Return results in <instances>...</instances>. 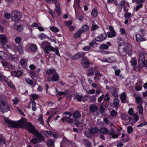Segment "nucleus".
<instances>
[{"instance_id": "nucleus-40", "label": "nucleus", "mask_w": 147, "mask_h": 147, "mask_svg": "<svg viewBox=\"0 0 147 147\" xmlns=\"http://www.w3.org/2000/svg\"><path fill=\"white\" fill-rule=\"evenodd\" d=\"M101 75L99 73V72L98 71H96V73L95 74V76H94V79L95 80V81H96V79H98V80L99 78H100L101 76Z\"/></svg>"}, {"instance_id": "nucleus-64", "label": "nucleus", "mask_w": 147, "mask_h": 147, "mask_svg": "<svg viewBox=\"0 0 147 147\" xmlns=\"http://www.w3.org/2000/svg\"><path fill=\"white\" fill-rule=\"evenodd\" d=\"M144 66H147V60H145L144 63H142V64H141V65H140V67H142Z\"/></svg>"}, {"instance_id": "nucleus-44", "label": "nucleus", "mask_w": 147, "mask_h": 147, "mask_svg": "<svg viewBox=\"0 0 147 147\" xmlns=\"http://www.w3.org/2000/svg\"><path fill=\"white\" fill-rule=\"evenodd\" d=\"M131 13L129 12H125L124 14V17L125 19H129L131 16Z\"/></svg>"}, {"instance_id": "nucleus-21", "label": "nucleus", "mask_w": 147, "mask_h": 147, "mask_svg": "<svg viewBox=\"0 0 147 147\" xmlns=\"http://www.w3.org/2000/svg\"><path fill=\"white\" fill-rule=\"evenodd\" d=\"M108 135L112 136V137L113 138H117L118 137V134L113 130H112L111 131H109Z\"/></svg>"}, {"instance_id": "nucleus-17", "label": "nucleus", "mask_w": 147, "mask_h": 147, "mask_svg": "<svg viewBox=\"0 0 147 147\" xmlns=\"http://www.w3.org/2000/svg\"><path fill=\"white\" fill-rule=\"evenodd\" d=\"M25 80L27 84L31 85L33 87H34L37 84L36 83L34 82L32 80L29 78H26Z\"/></svg>"}, {"instance_id": "nucleus-1", "label": "nucleus", "mask_w": 147, "mask_h": 147, "mask_svg": "<svg viewBox=\"0 0 147 147\" xmlns=\"http://www.w3.org/2000/svg\"><path fill=\"white\" fill-rule=\"evenodd\" d=\"M5 121L8 124V126L9 127L18 128L21 127L26 128L29 132L34 135L39 141L42 142L45 140L43 136L30 123L26 121V119L25 118H21L18 122L12 121L8 119L5 118Z\"/></svg>"}, {"instance_id": "nucleus-15", "label": "nucleus", "mask_w": 147, "mask_h": 147, "mask_svg": "<svg viewBox=\"0 0 147 147\" xmlns=\"http://www.w3.org/2000/svg\"><path fill=\"white\" fill-rule=\"evenodd\" d=\"M64 115H66L62 118L61 120L63 122L65 121L66 120L69 119L71 116V114L69 112H65L64 113Z\"/></svg>"}, {"instance_id": "nucleus-51", "label": "nucleus", "mask_w": 147, "mask_h": 147, "mask_svg": "<svg viewBox=\"0 0 147 147\" xmlns=\"http://www.w3.org/2000/svg\"><path fill=\"white\" fill-rule=\"evenodd\" d=\"M117 112L114 110H113L111 112V115L113 116H117Z\"/></svg>"}, {"instance_id": "nucleus-53", "label": "nucleus", "mask_w": 147, "mask_h": 147, "mask_svg": "<svg viewBox=\"0 0 147 147\" xmlns=\"http://www.w3.org/2000/svg\"><path fill=\"white\" fill-rule=\"evenodd\" d=\"M80 0H75V4L76 6L78 8H79L80 7Z\"/></svg>"}, {"instance_id": "nucleus-29", "label": "nucleus", "mask_w": 147, "mask_h": 147, "mask_svg": "<svg viewBox=\"0 0 147 147\" xmlns=\"http://www.w3.org/2000/svg\"><path fill=\"white\" fill-rule=\"evenodd\" d=\"M125 1L123 0L121 1L118 5L119 9L120 11H121L122 9V8L123 6V5Z\"/></svg>"}, {"instance_id": "nucleus-4", "label": "nucleus", "mask_w": 147, "mask_h": 147, "mask_svg": "<svg viewBox=\"0 0 147 147\" xmlns=\"http://www.w3.org/2000/svg\"><path fill=\"white\" fill-rule=\"evenodd\" d=\"M21 16L20 13L16 11H13L11 15V18L13 21H18L20 19Z\"/></svg>"}, {"instance_id": "nucleus-20", "label": "nucleus", "mask_w": 147, "mask_h": 147, "mask_svg": "<svg viewBox=\"0 0 147 147\" xmlns=\"http://www.w3.org/2000/svg\"><path fill=\"white\" fill-rule=\"evenodd\" d=\"M111 91L113 97L115 98H117L118 96V95L117 93V90L116 88L114 87H113L111 88Z\"/></svg>"}, {"instance_id": "nucleus-28", "label": "nucleus", "mask_w": 147, "mask_h": 147, "mask_svg": "<svg viewBox=\"0 0 147 147\" xmlns=\"http://www.w3.org/2000/svg\"><path fill=\"white\" fill-rule=\"evenodd\" d=\"M6 141L4 138L2 137L1 135H0V144L2 145L6 144Z\"/></svg>"}, {"instance_id": "nucleus-19", "label": "nucleus", "mask_w": 147, "mask_h": 147, "mask_svg": "<svg viewBox=\"0 0 147 147\" xmlns=\"http://www.w3.org/2000/svg\"><path fill=\"white\" fill-rule=\"evenodd\" d=\"M99 131L100 133L101 134H108L109 131L108 129L105 127H102L99 129Z\"/></svg>"}, {"instance_id": "nucleus-9", "label": "nucleus", "mask_w": 147, "mask_h": 147, "mask_svg": "<svg viewBox=\"0 0 147 147\" xmlns=\"http://www.w3.org/2000/svg\"><path fill=\"white\" fill-rule=\"evenodd\" d=\"M85 55L84 52L78 53L71 56V59L73 60L77 59L81 57L83 58Z\"/></svg>"}, {"instance_id": "nucleus-38", "label": "nucleus", "mask_w": 147, "mask_h": 147, "mask_svg": "<svg viewBox=\"0 0 147 147\" xmlns=\"http://www.w3.org/2000/svg\"><path fill=\"white\" fill-rule=\"evenodd\" d=\"M121 118L123 120L127 121L129 118V117L127 115L123 114L121 115Z\"/></svg>"}, {"instance_id": "nucleus-31", "label": "nucleus", "mask_w": 147, "mask_h": 147, "mask_svg": "<svg viewBox=\"0 0 147 147\" xmlns=\"http://www.w3.org/2000/svg\"><path fill=\"white\" fill-rule=\"evenodd\" d=\"M89 29L88 26L86 25H85L81 28V30H80L82 31V32L83 33Z\"/></svg>"}, {"instance_id": "nucleus-58", "label": "nucleus", "mask_w": 147, "mask_h": 147, "mask_svg": "<svg viewBox=\"0 0 147 147\" xmlns=\"http://www.w3.org/2000/svg\"><path fill=\"white\" fill-rule=\"evenodd\" d=\"M121 33L122 34H125V35H127L126 33L125 32L124 29L123 28H121L120 30Z\"/></svg>"}, {"instance_id": "nucleus-14", "label": "nucleus", "mask_w": 147, "mask_h": 147, "mask_svg": "<svg viewBox=\"0 0 147 147\" xmlns=\"http://www.w3.org/2000/svg\"><path fill=\"white\" fill-rule=\"evenodd\" d=\"M37 49V46L35 44H30L28 45V49L32 52L35 51Z\"/></svg>"}, {"instance_id": "nucleus-3", "label": "nucleus", "mask_w": 147, "mask_h": 147, "mask_svg": "<svg viewBox=\"0 0 147 147\" xmlns=\"http://www.w3.org/2000/svg\"><path fill=\"white\" fill-rule=\"evenodd\" d=\"M45 51L47 53H49L51 51H52L55 52L56 54L58 55V56H60L58 47H55V48H54L51 45H48L46 46L45 47Z\"/></svg>"}, {"instance_id": "nucleus-56", "label": "nucleus", "mask_w": 147, "mask_h": 147, "mask_svg": "<svg viewBox=\"0 0 147 147\" xmlns=\"http://www.w3.org/2000/svg\"><path fill=\"white\" fill-rule=\"evenodd\" d=\"M133 130V129L132 127L131 126H129L127 128V131L128 133L129 134H130L132 132V131Z\"/></svg>"}, {"instance_id": "nucleus-61", "label": "nucleus", "mask_w": 147, "mask_h": 147, "mask_svg": "<svg viewBox=\"0 0 147 147\" xmlns=\"http://www.w3.org/2000/svg\"><path fill=\"white\" fill-rule=\"evenodd\" d=\"M134 119L136 121H137L138 120L139 117L137 113L134 114Z\"/></svg>"}, {"instance_id": "nucleus-63", "label": "nucleus", "mask_w": 147, "mask_h": 147, "mask_svg": "<svg viewBox=\"0 0 147 147\" xmlns=\"http://www.w3.org/2000/svg\"><path fill=\"white\" fill-rule=\"evenodd\" d=\"M8 86L11 88H14V86L13 85V84L11 82H8L7 83Z\"/></svg>"}, {"instance_id": "nucleus-59", "label": "nucleus", "mask_w": 147, "mask_h": 147, "mask_svg": "<svg viewBox=\"0 0 147 147\" xmlns=\"http://www.w3.org/2000/svg\"><path fill=\"white\" fill-rule=\"evenodd\" d=\"M95 92V91L94 89H92L89 90L87 92V93L90 94H94Z\"/></svg>"}, {"instance_id": "nucleus-45", "label": "nucleus", "mask_w": 147, "mask_h": 147, "mask_svg": "<svg viewBox=\"0 0 147 147\" xmlns=\"http://www.w3.org/2000/svg\"><path fill=\"white\" fill-rule=\"evenodd\" d=\"M100 49L101 50L107 49H108V46L107 45L103 44L101 45L100 47Z\"/></svg>"}, {"instance_id": "nucleus-32", "label": "nucleus", "mask_w": 147, "mask_h": 147, "mask_svg": "<svg viewBox=\"0 0 147 147\" xmlns=\"http://www.w3.org/2000/svg\"><path fill=\"white\" fill-rule=\"evenodd\" d=\"M82 31L80 30H78L77 32H76L74 35V38H77L80 36L81 34L82 33Z\"/></svg>"}, {"instance_id": "nucleus-23", "label": "nucleus", "mask_w": 147, "mask_h": 147, "mask_svg": "<svg viewBox=\"0 0 147 147\" xmlns=\"http://www.w3.org/2000/svg\"><path fill=\"white\" fill-rule=\"evenodd\" d=\"M97 109V107L96 106L94 105L90 106L89 108V111L91 112H95L96 111Z\"/></svg>"}, {"instance_id": "nucleus-57", "label": "nucleus", "mask_w": 147, "mask_h": 147, "mask_svg": "<svg viewBox=\"0 0 147 147\" xmlns=\"http://www.w3.org/2000/svg\"><path fill=\"white\" fill-rule=\"evenodd\" d=\"M54 144V142L52 140H49L47 142V144L48 146H52Z\"/></svg>"}, {"instance_id": "nucleus-60", "label": "nucleus", "mask_w": 147, "mask_h": 147, "mask_svg": "<svg viewBox=\"0 0 147 147\" xmlns=\"http://www.w3.org/2000/svg\"><path fill=\"white\" fill-rule=\"evenodd\" d=\"M72 22L71 21H66L65 23V25L66 26H69L72 24Z\"/></svg>"}, {"instance_id": "nucleus-11", "label": "nucleus", "mask_w": 147, "mask_h": 147, "mask_svg": "<svg viewBox=\"0 0 147 147\" xmlns=\"http://www.w3.org/2000/svg\"><path fill=\"white\" fill-rule=\"evenodd\" d=\"M145 36L144 34H142V35L139 34H136V40L137 42H140L141 41H145L146 40V38L143 37Z\"/></svg>"}, {"instance_id": "nucleus-49", "label": "nucleus", "mask_w": 147, "mask_h": 147, "mask_svg": "<svg viewBox=\"0 0 147 147\" xmlns=\"http://www.w3.org/2000/svg\"><path fill=\"white\" fill-rule=\"evenodd\" d=\"M108 36L109 37L112 38L115 36V32H110L108 33Z\"/></svg>"}, {"instance_id": "nucleus-8", "label": "nucleus", "mask_w": 147, "mask_h": 147, "mask_svg": "<svg viewBox=\"0 0 147 147\" xmlns=\"http://www.w3.org/2000/svg\"><path fill=\"white\" fill-rule=\"evenodd\" d=\"M107 37L106 34L104 33L101 34L99 36L95 38L94 40L97 42L103 41L105 40Z\"/></svg>"}, {"instance_id": "nucleus-34", "label": "nucleus", "mask_w": 147, "mask_h": 147, "mask_svg": "<svg viewBox=\"0 0 147 147\" xmlns=\"http://www.w3.org/2000/svg\"><path fill=\"white\" fill-rule=\"evenodd\" d=\"M55 89L57 93V96H58V95L62 96L63 95H64V96H65L67 94L66 92L58 91L57 89L56 88H55Z\"/></svg>"}, {"instance_id": "nucleus-13", "label": "nucleus", "mask_w": 147, "mask_h": 147, "mask_svg": "<svg viewBox=\"0 0 147 147\" xmlns=\"http://www.w3.org/2000/svg\"><path fill=\"white\" fill-rule=\"evenodd\" d=\"M94 75V71L93 68L89 67L87 69L86 75L88 77L90 76H93Z\"/></svg>"}, {"instance_id": "nucleus-5", "label": "nucleus", "mask_w": 147, "mask_h": 147, "mask_svg": "<svg viewBox=\"0 0 147 147\" xmlns=\"http://www.w3.org/2000/svg\"><path fill=\"white\" fill-rule=\"evenodd\" d=\"M0 109L3 113L9 111L10 108L7 102H3L2 104H0Z\"/></svg>"}, {"instance_id": "nucleus-22", "label": "nucleus", "mask_w": 147, "mask_h": 147, "mask_svg": "<svg viewBox=\"0 0 147 147\" xmlns=\"http://www.w3.org/2000/svg\"><path fill=\"white\" fill-rule=\"evenodd\" d=\"M145 60L144 57V55L140 54L139 56L138 60L139 63L141 64L144 63Z\"/></svg>"}, {"instance_id": "nucleus-24", "label": "nucleus", "mask_w": 147, "mask_h": 147, "mask_svg": "<svg viewBox=\"0 0 147 147\" xmlns=\"http://www.w3.org/2000/svg\"><path fill=\"white\" fill-rule=\"evenodd\" d=\"M136 103L140 105H142V99L139 97H137L136 98Z\"/></svg>"}, {"instance_id": "nucleus-46", "label": "nucleus", "mask_w": 147, "mask_h": 147, "mask_svg": "<svg viewBox=\"0 0 147 147\" xmlns=\"http://www.w3.org/2000/svg\"><path fill=\"white\" fill-rule=\"evenodd\" d=\"M32 109L34 111H35L36 109V103L34 101H32Z\"/></svg>"}, {"instance_id": "nucleus-48", "label": "nucleus", "mask_w": 147, "mask_h": 147, "mask_svg": "<svg viewBox=\"0 0 147 147\" xmlns=\"http://www.w3.org/2000/svg\"><path fill=\"white\" fill-rule=\"evenodd\" d=\"M30 142H32L34 144L39 143V141L36 138L32 139L30 140Z\"/></svg>"}, {"instance_id": "nucleus-16", "label": "nucleus", "mask_w": 147, "mask_h": 147, "mask_svg": "<svg viewBox=\"0 0 147 147\" xmlns=\"http://www.w3.org/2000/svg\"><path fill=\"white\" fill-rule=\"evenodd\" d=\"M11 73L13 76L18 77L22 75V72L18 70L17 71H11Z\"/></svg>"}, {"instance_id": "nucleus-55", "label": "nucleus", "mask_w": 147, "mask_h": 147, "mask_svg": "<svg viewBox=\"0 0 147 147\" xmlns=\"http://www.w3.org/2000/svg\"><path fill=\"white\" fill-rule=\"evenodd\" d=\"M4 16L5 18L7 19H9L11 16V15L7 13H5L4 14Z\"/></svg>"}, {"instance_id": "nucleus-2", "label": "nucleus", "mask_w": 147, "mask_h": 147, "mask_svg": "<svg viewBox=\"0 0 147 147\" xmlns=\"http://www.w3.org/2000/svg\"><path fill=\"white\" fill-rule=\"evenodd\" d=\"M132 46L129 43H123L119 46V51L121 55L123 56L127 53L129 56L132 54Z\"/></svg>"}, {"instance_id": "nucleus-50", "label": "nucleus", "mask_w": 147, "mask_h": 147, "mask_svg": "<svg viewBox=\"0 0 147 147\" xmlns=\"http://www.w3.org/2000/svg\"><path fill=\"white\" fill-rule=\"evenodd\" d=\"M17 49L20 53H22L23 52V48L22 45H19L17 47Z\"/></svg>"}, {"instance_id": "nucleus-37", "label": "nucleus", "mask_w": 147, "mask_h": 147, "mask_svg": "<svg viewBox=\"0 0 147 147\" xmlns=\"http://www.w3.org/2000/svg\"><path fill=\"white\" fill-rule=\"evenodd\" d=\"M6 96L2 95H0V104H2L3 102H6Z\"/></svg>"}, {"instance_id": "nucleus-36", "label": "nucleus", "mask_w": 147, "mask_h": 147, "mask_svg": "<svg viewBox=\"0 0 147 147\" xmlns=\"http://www.w3.org/2000/svg\"><path fill=\"white\" fill-rule=\"evenodd\" d=\"M143 108L142 105L138 106L137 107V110L139 114H142L143 112Z\"/></svg>"}, {"instance_id": "nucleus-62", "label": "nucleus", "mask_w": 147, "mask_h": 147, "mask_svg": "<svg viewBox=\"0 0 147 147\" xmlns=\"http://www.w3.org/2000/svg\"><path fill=\"white\" fill-rule=\"evenodd\" d=\"M147 124V123L146 122H144L143 123H140V124L137 125L138 127H142L144 125H146Z\"/></svg>"}, {"instance_id": "nucleus-42", "label": "nucleus", "mask_w": 147, "mask_h": 147, "mask_svg": "<svg viewBox=\"0 0 147 147\" xmlns=\"http://www.w3.org/2000/svg\"><path fill=\"white\" fill-rule=\"evenodd\" d=\"M50 30L55 32H58L59 31V29L54 26L51 27L50 28Z\"/></svg>"}, {"instance_id": "nucleus-7", "label": "nucleus", "mask_w": 147, "mask_h": 147, "mask_svg": "<svg viewBox=\"0 0 147 147\" xmlns=\"http://www.w3.org/2000/svg\"><path fill=\"white\" fill-rule=\"evenodd\" d=\"M82 65L85 68L88 67L90 65V61L87 59L86 57L82 58V60L81 62Z\"/></svg>"}, {"instance_id": "nucleus-52", "label": "nucleus", "mask_w": 147, "mask_h": 147, "mask_svg": "<svg viewBox=\"0 0 147 147\" xmlns=\"http://www.w3.org/2000/svg\"><path fill=\"white\" fill-rule=\"evenodd\" d=\"M18 31L21 32L23 30V27L22 26L20 25H18L16 29Z\"/></svg>"}, {"instance_id": "nucleus-30", "label": "nucleus", "mask_w": 147, "mask_h": 147, "mask_svg": "<svg viewBox=\"0 0 147 147\" xmlns=\"http://www.w3.org/2000/svg\"><path fill=\"white\" fill-rule=\"evenodd\" d=\"M130 62L131 65L133 66H135L136 65L137 63V60L135 58H132L130 61Z\"/></svg>"}, {"instance_id": "nucleus-54", "label": "nucleus", "mask_w": 147, "mask_h": 147, "mask_svg": "<svg viewBox=\"0 0 147 147\" xmlns=\"http://www.w3.org/2000/svg\"><path fill=\"white\" fill-rule=\"evenodd\" d=\"M90 45L94 48L97 46V43L95 42H93L90 44Z\"/></svg>"}, {"instance_id": "nucleus-18", "label": "nucleus", "mask_w": 147, "mask_h": 147, "mask_svg": "<svg viewBox=\"0 0 147 147\" xmlns=\"http://www.w3.org/2000/svg\"><path fill=\"white\" fill-rule=\"evenodd\" d=\"M55 4L56 6V11L58 15L60 16L61 15V13L60 11V5L58 1H57V3H55Z\"/></svg>"}, {"instance_id": "nucleus-10", "label": "nucleus", "mask_w": 147, "mask_h": 147, "mask_svg": "<svg viewBox=\"0 0 147 147\" xmlns=\"http://www.w3.org/2000/svg\"><path fill=\"white\" fill-rule=\"evenodd\" d=\"M119 102V100L117 98H115L113 99V103L111 104L110 105L112 107L117 109L118 108Z\"/></svg>"}, {"instance_id": "nucleus-35", "label": "nucleus", "mask_w": 147, "mask_h": 147, "mask_svg": "<svg viewBox=\"0 0 147 147\" xmlns=\"http://www.w3.org/2000/svg\"><path fill=\"white\" fill-rule=\"evenodd\" d=\"M98 12L95 8H94L92 12V16L93 18H95L97 16Z\"/></svg>"}, {"instance_id": "nucleus-41", "label": "nucleus", "mask_w": 147, "mask_h": 147, "mask_svg": "<svg viewBox=\"0 0 147 147\" xmlns=\"http://www.w3.org/2000/svg\"><path fill=\"white\" fill-rule=\"evenodd\" d=\"M59 78V77L57 74H54L52 78V80L56 82L57 81Z\"/></svg>"}, {"instance_id": "nucleus-25", "label": "nucleus", "mask_w": 147, "mask_h": 147, "mask_svg": "<svg viewBox=\"0 0 147 147\" xmlns=\"http://www.w3.org/2000/svg\"><path fill=\"white\" fill-rule=\"evenodd\" d=\"M83 141L84 145L86 147H90L91 144L90 142L88 140L86 139H84L83 140Z\"/></svg>"}, {"instance_id": "nucleus-26", "label": "nucleus", "mask_w": 147, "mask_h": 147, "mask_svg": "<svg viewBox=\"0 0 147 147\" xmlns=\"http://www.w3.org/2000/svg\"><path fill=\"white\" fill-rule=\"evenodd\" d=\"M0 40L1 43L3 44L6 42L7 38L4 35L1 34L0 35Z\"/></svg>"}, {"instance_id": "nucleus-27", "label": "nucleus", "mask_w": 147, "mask_h": 147, "mask_svg": "<svg viewBox=\"0 0 147 147\" xmlns=\"http://www.w3.org/2000/svg\"><path fill=\"white\" fill-rule=\"evenodd\" d=\"M56 71L54 69H49L47 70L46 73L48 75L56 74Z\"/></svg>"}, {"instance_id": "nucleus-33", "label": "nucleus", "mask_w": 147, "mask_h": 147, "mask_svg": "<svg viewBox=\"0 0 147 147\" xmlns=\"http://www.w3.org/2000/svg\"><path fill=\"white\" fill-rule=\"evenodd\" d=\"M126 99V95L125 92H123L121 95L120 99L121 101L124 102L125 101Z\"/></svg>"}, {"instance_id": "nucleus-6", "label": "nucleus", "mask_w": 147, "mask_h": 147, "mask_svg": "<svg viewBox=\"0 0 147 147\" xmlns=\"http://www.w3.org/2000/svg\"><path fill=\"white\" fill-rule=\"evenodd\" d=\"M74 98L80 102L82 101L85 102L88 99V97L86 96H82L77 94L75 95Z\"/></svg>"}, {"instance_id": "nucleus-12", "label": "nucleus", "mask_w": 147, "mask_h": 147, "mask_svg": "<svg viewBox=\"0 0 147 147\" xmlns=\"http://www.w3.org/2000/svg\"><path fill=\"white\" fill-rule=\"evenodd\" d=\"M89 133L94 135L97 134L99 131V129L97 127H91L88 129Z\"/></svg>"}, {"instance_id": "nucleus-39", "label": "nucleus", "mask_w": 147, "mask_h": 147, "mask_svg": "<svg viewBox=\"0 0 147 147\" xmlns=\"http://www.w3.org/2000/svg\"><path fill=\"white\" fill-rule=\"evenodd\" d=\"M74 117L76 118L79 117L81 116L80 112L78 111H75L73 113Z\"/></svg>"}, {"instance_id": "nucleus-43", "label": "nucleus", "mask_w": 147, "mask_h": 147, "mask_svg": "<svg viewBox=\"0 0 147 147\" xmlns=\"http://www.w3.org/2000/svg\"><path fill=\"white\" fill-rule=\"evenodd\" d=\"M38 121L40 123L43 125V126H45V123L43 122V116L42 115H41L39 117L38 119Z\"/></svg>"}, {"instance_id": "nucleus-47", "label": "nucleus", "mask_w": 147, "mask_h": 147, "mask_svg": "<svg viewBox=\"0 0 147 147\" xmlns=\"http://www.w3.org/2000/svg\"><path fill=\"white\" fill-rule=\"evenodd\" d=\"M22 38L20 37H18L15 38V41L17 44H20L21 43Z\"/></svg>"}]
</instances>
